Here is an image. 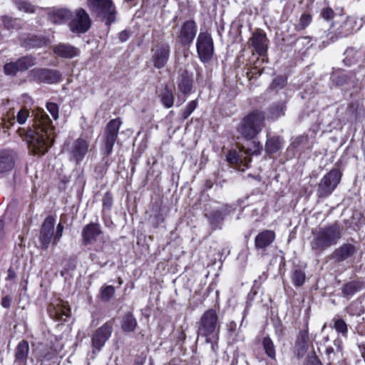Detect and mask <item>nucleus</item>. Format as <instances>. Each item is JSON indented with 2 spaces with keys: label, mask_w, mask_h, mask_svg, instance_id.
I'll use <instances>...</instances> for the list:
<instances>
[{
  "label": "nucleus",
  "mask_w": 365,
  "mask_h": 365,
  "mask_svg": "<svg viewBox=\"0 0 365 365\" xmlns=\"http://www.w3.org/2000/svg\"><path fill=\"white\" fill-rule=\"evenodd\" d=\"M36 118L35 129L29 135V145L34 153L43 155L53 143L55 127L43 110H38Z\"/></svg>",
  "instance_id": "obj_1"
},
{
  "label": "nucleus",
  "mask_w": 365,
  "mask_h": 365,
  "mask_svg": "<svg viewBox=\"0 0 365 365\" xmlns=\"http://www.w3.org/2000/svg\"><path fill=\"white\" fill-rule=\"evenodd\" d=\"M342 227L338 223L320 227L313 232L314 239L311 247L316 252L321 253L325 250L337 244L341 237Z\"/></svg>",
  "instance_id": "obj_2"
},
{
  "label": "nucleus",
  "mask_w": 365,
  "mask_h": 365,
  "mask_svg": "<svg viewBox=\"0 0 365 365\" xmlns=\"http://www.w3.org/2000/svg\"><path fill=\"white\" fill-rule=\"evenodd\" d=\"M217 319L215 310L208 309L202 316L197 329L198 336L205 337L206 342L212 344V349L214 351V342H217L219 339Z\"/></svg>",
  "instance_id": "obj_3"
},
{
  "label": "nucleus",
  "mask_w": 365,
  "mask_h": 365,
  "mask_svg": "<svg viewBox=\"0 0 365 365\" xmlns=\"http://www.w3.org/2000/svg\"><path fill=\"white\" fill-rule=\"evenodd\" d=\"M264 125V115L258 110L246 115L238 128L240 133L247 140L253 139L262 130Z\"/></svg>",
  "instance_id": "obj_4"
},
{
  "label": "nucleus",
  "mask_w": 365,
  "mask_h": 365,
  "mask_svg": "<svg viewBox=\"0 0 365 365\" xmlns=\"http://www.w3.org/2000/svg\"><path fill=\"white\" fill-rule=\"evenodd\" d=\"M55 219L51 216L47 217L41 226L39 240L43 249L46 250L51 243L56 245L62 237L63 226L58 223L54 232Z\"/></svg>",
  "instance_id": "obj_5"
},
{
  "label": "nucleus",
  "mask_w": 365,
  "mask_h": 365,
  "mask_svg": "<svg viewBox=\"0 0 365 365\" xmlns=\"http://www.w3.org/2000/svg\"><path fill=\"white\" fill-rule=\"evenodd\" d=\"M87 3L91 12L106 25L115 21L116 9L111 0H88Z\"/></svg>",
  "instance_id": "obj_6"
},
{
  "label": "nucleus",
  "mask_w": 365,
  "mask_h": 365,
  "mask_svg": "<svg viewBox=\"0 0 365 365\" xmlns=\"http://www.w3.org/2000/svg\"><path fill=\"white\" fill-rule=\"evenodd\" d=\"M0 115L1 123L4 128H9L15 123V119L18 123L24 124L29 115V111L26 108H21L16 115L14 108L9 101L0 105Z\"/></svg>",
  "instance_id": "obj_7"
},
{
  "label": "nucleus",
  "mask_w": 365,
  "mask_h": 365,
  "mask_svg": "<svg viewBox=\"0 0 365 365\" xmlns=\"http://www.w3.org/2000/svg\"><path fill=\"white\" fill-rule=\"evenodd\" d=\"M341 173L338 169H333L320 180L317 187V195L326 197L332 193L341 180Z\"/></svg>",
  "instance_id": "obj_8"
},
{
  "label": "nucleus",
  "mask_w": 365,
  "mask_h": 365,
  "mask_svg": "<svg viewBox=\"0 0 365 365\" xmlns=\"http://www.w3.org/2000/svg\"><path fill=\"white\" fill-rule=\"evenodd\" d=\"M196 47L198 56L202 62H209L214 54V43L211 35L201 32L197 36Z\"/></svg>",
  "instance_id": "obj_9"
},
{
  "label": "nucleus",
  "mask_w": 365,
  "mask_h": 365,
  "mask_svg": "<svg viewBox=\"0 0 365 365\" xmlns=\"http://www.w3.org/2000/svg\"><path fill=\"white\" fill-rule=\"evenodd\" d=\"M122 124L120 118L110 120L106 125L104 135V145L102 149L103 154L109 155L118 138L119 128Z\"/></svg>",
  "instance_id": "obj_10"
},
{
  "label": "nucleus",
  "mask_w": 365,
  "mask_h": 365,
  "mask_svg": "<svg viewBox=\"0 0 365 365\" xmlns=\"http://www.w3.org/2000/svg\"><path fill=\"white\" fill-rule=\"evenodd\" d=\"M91 24V19L86 11L83 9H78L71 19L68 26L73 33L83 34L90 29Z\"/></svg>",
  "instance_id": "obj_11"
},
{
  "label": "nucleus",
  "mask_w": 365,
  "mask_h": 365,
  "mask_svg": "<svg viewBox=\"0 0 365 365\" xmlns=\"http://www.w3.org/2000/svg\"><path fill=\"white\" fill-rule=\"evenodd\" d=\"M89 150H91L90 140L83 137L78 138L73 141L69 150L71 160L79 164Z\"/></svg>",
  "instance_id": "obj_12"
},
{
  "label": "nucleus",
  "mask_w": 365,
  "mask_h": 365,
  "mask_svg": "<svg viewBox=\"0 0 365 365\" xmlns=\"http://www.w3.org/2000/svg\"><path fill=\"white\" fill-rule=\"evenodd\" d=\"M112 331V325L109 323H105L94 332L91 338L93 353L96 351H100L101 350L111 336Z\"/></svg>",
  "instance_id": "obj_13"
},
{
  "label": "nucleus",
  "mask_w": 365,
  "mask_h": 365,
  "mask_svg": "<svg viewBox=\"0 0 365 365\" xmlns=\"http://www.w3.org/2000/svg\"><path fill=\"white\" fill-rule=\"evenodd\" d=\"M29 76L34 81L46 83H55L61 79L58 71L48 68H34L29 72Z\"/></svg>",
  "instance_id": "obj_14"
},
{
  "label": "nucleus",
  "mask_w": 365,
  "mask_h": 365,
  "mask_svg": "<svg viewBox=\"0 0 365 365\" xmlns=\"http://www.w3.org/2000/svg\"><path fill=\"white\" fill-rule=\"evenodd\" d=\"M48 311L51 317L58 321H66L71 314V309L67 303L60 299H55L51 302Z\"/></svg>",
  "instance_id": "obj_15"
},
{
  "label": "nucleus",
  "mask_w": 365,
  "mask_h": 365,
  "mask_svg": "<svg viewBox=\"0 0 365 365\" xmlns=\"http://www.w3.org/2000/svg\"><path fill=\"white\" fill-rule=\"evenodd\" d=\"M152 59L154 66L161 68L166 64L170 56V46L165 43H159L152 48Z\"/></svg>",
  "instance_id": "obj_16"
},
{
  "label": "nucleus",
  "mask_w": 365,
  "mask_h": 365,
  "mask_svg": "<svg viewBox=\"0 0 365 365\" xmlns=\"http://www.w3.org/2000/svg\"><path fill=\"white\" fill-rule=\"evenodd\" d=\"M197 34V26L194 21H185L181 26L178 38L182 45H189Z\"/></svg>",
  "instance_id": "obj_17"
},
{
  "label": "nucleus",
  "mask_w": 365,
  "mask_h": 365,
  "mask_svg": "<svg viewBox=\"0 0 365 365\" xmlns=\"http://www.w3.org/2000/svg\"><path fill=\"white\" fill-rule=\"evenodd\" d=\"M357 252V248L352 244L344 243L336 248L331 254V258L341 262L352 258Z\"/></svg>",
  "instance_id": "obj_18"
},
{
  "label": "nucleus",
  "mask_w": 365,
  "mask_h": 365,
  "mask_svg": "<svg viewBox=\"0 0 365 365\" xmlns=\"http://www.w3.org/2000/svg\"><path fill=\"white\" fill-rule=\"evenodd\" d=\"M360 21H361L359 24H357V20L354 16H349L340 26L336 31V35L338 37L342 38L346 37L351 34L354 30L359 29L363 24L365 23V16L361 17Z\"/></svg>",
  "instance_id": "obj_19"
},
{
  "label": "nucleus",
  "mask_w": 365,
  "mask_h": 365,
  "mask_svg": "<svg viewBox=\"0 0 365 365\" xmlns=\"http://www.w3.org/2000/svg\"><path fill=\"white\" fill-rule=\"evenodd\" d=\"M53 53L59 57L72 58L79 56L80 51L78 48L68 43H58L53 46Z\"/></svg>",
  "instance_id": "obj_20"
},
{
  "label": "nucleus",
  "mask_w": 365,
  "mask_h": 365,
  "mask_svg": "<svg viewBox=\"0 0 365 365\" xmlns=\"http://www.w3.org/2000/svg\"><path fill=\"white\" fill-rule=\"evenodd\" d=\"M178 90L185 96L190 93L192 88V75L187 70L180 72L177 81Z\"/></svg>",
  "instance_id": "obj_21"
},
{
  "label": "nucleus",
  "mask_w": 365,
  "mask_h": 365,
  "mask_svg": "<svg viewBox=\"0 0 365 365\" xmlns=\"http://www.w3.org/2000/svg\"><path fill=\"white\" fill-rule=\"evenodd\" d=\"M101 233L100 226L96 223H91L85 226L82 230V237L84 245L91 244L96 240Z\"/></svg>",
  "instance_id": "obj_22"
},
{
  "label": "nucleus",
  "mask_w": 365,
  "mask_h": 365,
  "mask_svg": "<svg viewBox=\"0 0 365 365\" xmlns=\"http://www.w3.org/2000/svg\"><path fill=\"white\" fill-rule=\"evenodd\" d=\"M72 17V12L67 9H53L48 13L50 21L56 24H63Z\"/></svg>",
  "instance_id": "obj_23"
},
{
  "label": "nucleus",
  "mask_w": 365,
  "mask_h": 365,
  "mask_svg": "<svg viewBox=\"0 0 365 365\" xmlns=\"http://www.w3.org/2000/svg\"><path fill=\"white\" fill-rule=\"evenodd\" d=\"M275 239V233L272 230H264L259 232L255 239L257 249H264L270 245Z\"/></svg>",
  "instance_id": "obj_24"
},
{
  "label": "nucleus",
  "mask_w": 365,
  "mask_h": 365,
  "mask_svg": "<svg viewBox=\"0 0 365 365\" xmlns=\"http://www.w3.org/2000/svg\"><path fill=\"white\" fill-rule=\"evenodd\" d=\"M15 160L14 154L9 150H0V173H6L12 170Z\"/></svg>",
  "instance_id": "obj_25"
},
{
  "label": "nucleus",
  "mask_w": 365,
  "mask_h": 365,
  "mask_svg": "<svg viewBox=\"0 0 365 365\" xmlns=\"http://www.w3.org/2000/svg\"><path fill=\"white\" fill-rule=\"evenodd\" d=\"M252 45L257 53L262 55L267 50V37L266 34L262 32H256L251 38Z\"/></svg>",
  "instance_id": "obj_26"
},
{
  "label": "nucleus",
  "mask_w": 365,
  "mask_h": 365,
  "mask_svg": "<svg viewBox=\"0 0 365 365\" xmlns=\"http://www.w3.org/2000/svg\"><path fill=\"white\" fill-rule=\"evenodd\" d=\"M160 102L166 108H171L174 104V95L171 90L168 86H165L163 90L159 93Z\"/></svg>",
  "instance_id": "obj_27"
},
{
  "label": "nucleus",
  "mask_w": 365,
  "mask_h": 365,
  "mask_svg": "<svg viewBox=\"0 0 365 365\" xmlns=\"http://www.w3.org/2000/svg\"><path fill=\"white\" fill-rule=\"evenodd\" d=\"M282 147V140L278 136L271 137L267 139L265 145V150L269 153H274Z\"/></svg>",
  "instance_id": "obj_28"
},
{
  "label": "nucleus",
  "mask_w": 365,
  "mask_h": 365,
  "mask_svg": "<svg viewBox=\"0 0 365 365\" xmlns=\"http://www.w3.org/2000/svg\"><path fill=\"white\" fill-rule=\"evenodd\" d=\"M29 344L26 341H21L19 343L16 350V359L20 361H26L29 354Z\"/></svg>",
  "instance_id": "obj_29"
},
{
  "label": "nucleus",
  "mask_w": 365,
  "mask_h": 365,
  "mask_svg": "<svg viewBox=\"0 0 365 365\" xmlns=\"http://www.w3.org/2000/svg\"><path fill=\"white\" fill-rule=\"evenodd\" d=\"M137 326L135 318L130 313L125 314L121 322V327L125 331H133Z\"/></svg>",
  "instance_id": "obj_30"
},
{
  "label": "nucleus",
  "mask_w": 365,
  "mask_h": 365,
  "mask_svg": "<svg viewBox=\"0 0 365 365\" xmlns=\"http://www.w3.org/2000/svg\"><path fill=\"white\" fill-rule=\"evenodd\" d=\"M262 150V145L259 142L252 141L250 145H242L241 148V152H243L245 155H259Z\"/></svg>",
  "instance_id": "obj_31"
},
{
  "label": "nucleus",
  "mask_w": 365,
  "mask_h": 365,
  "mask_svg": "<svg viewBox=\"0 0 365 365\" xmlns=\"http://www.w3.org/2000/svg\"><path fill=\"white\" fill-rule=\"evenodd\" d=\"M19 71H24L36 63V58L31 56H24L16 61Z\"/></svg>",
  "instance_id": "obj_32"
},
{
  "label": "nucleus",
  "mask_w": 365,
  "mask_h": 365,
  "mask_svg": "<svg viewBox=\"0 0 365 365\" xmlns=\"http://www.w3.org/2000/svg\"><path fill=\"white\" fill-rule=\"evenodd\" d=\"M360 289L361 285L359 283L356 282H351L344 286L342 292L344 296L350 297L358 292Z\"/></svg>",
  "instance_id": "obj_33"
},
{
  "label": "nucleus",
  "mask_w": 365,
  "mask_h": 365,
  "mask_svg": "<svg viewBox=\"0 0 365 365\" xmlns=\"http://www.w3.org/2000/svg\"><path fill=\"white\" fill-rule=\"evenodd\" d=\"M262 345L266 354L271 359H274L276 351L274 344L269 337H264L262 340Z\"/></svg>",
  "instance_id": "obj_34"
},
{
  "label": "nucleus",
  "mask_w": 365,
  "mask_h": 365,
  "mask_svg": "<svg viewBox=\"0 0 365 365\" xmlns=\"http://www.w3.org/2000/svg\"><path fill=\"white\" fill-rule=\"evenodd\" d=\"M334 328L338 334H341L343 337L346 338L348 334V326L342 319H337L334 320Z\"/></svg>",
  "instance_id": "obj_35"
},
{
  "label": "nucleus",
  "mask_w": 365,
  "mask_h": 365,
  "mask_svg": "<svg viewBox=\"0 0 365 365\" xmlns=\"http://www.w3.org/2000/svg\"><path fill=\"white\" fill-rule=\"evenodd\" d=\"M15 5L19 11L26 13H34L36 9L34 5L26 0H16Z\"/></svg>",
  "instance_id": "obj_36"
},
{
  "label": "nucleus",
  "mask_w": 365,
  "mask_h": 365,
  "mask_svg": "<svg viewBox=\"0 0 365 365\" xmlns=\"http://www.w3.org/2000/svg\"><path fill=\"white\" fill-rule=\"evenodd\" d=\"M305 280V273L300 269H295L292 274V281L295 286H302Z\"/></svg>",
  "instance_id": "obj_37"
},
{
  "label": "nucleus",
  "mask_w": 365,
  "mask_h": 365,
  "mask_svg": "<svg viewBox=\"0 0 365 365\" xmlns=\"http://www.w3.org/2000/svg\"><path fill=\"white\" fill-rule=\"evenodd\" d=\"M209 218L210 223L215 227H217V224L224 220L225 214L220 210L213 211L209 216L206 215Z\"/></svg>",
  "instance_id": "obj_38"
},
{
  "label": "nucleus",
  "mask_w": 365,
  "mask_h": 365,
  "mask_svg": "<svg viewBox=\"0 0 365 365\" xmlns=\"http://www.w3.org/2000/svg\"><path fill=\"white\" fill-rule=\"evenodd\" d=\"M287 78L284 76H277L271 83L269 88L272 90L279 91L282 89L287 84Z\"/></svg>",
  "instance_id": "obj_39"
},
{
  "label": "nucleus",
  "mask_w": 365,
  "mask_h": 365,
  "mask_svg": "<svg viewBox=\"0 0 365 365\" xmlns=\"http://www.w3.org/2000/svg\"><path fill=\"white\" fill-rule=\"evenodd\" d=\"M197 106V101H191L189 102V103L186 106L185 110L182 113V119L185 120L187 119L192 113L195 110V108Z\"/></svg>",
  "instance_id": "obj_40"
},
{
  "label": "nucleus",
  "mask_w": 365,
  "mask_h": 365,
  "mask_svg": "<svg viewBox=\"0 0 365 365\" xmlns=\"http://www.w3.org/2000/svg\"><path fill=\"white\" fill-rule=\"evenodd\" d=\"M115 289L113 286L108 285L105 287L101 289V299L107 302L108 301L114 294Z\"/></svg>",
  "instance_id": "obj_41"
},
{
  "label": "nucleus",
  "mask_w": 365,
  "mask_h": 365,
  "mask_svg": "<svg viewBox=\"0 0 365 365\" xmlns=\"http://www.w3.org/2000/svg\"><path fill=\"white\" fill-rule=\"evenodd\" d=\"M312 21V16L308 14H303L300 19L297 27L299 29L302 30L307 27Z\"/></svg>",
  "instance_id": "obj_42"
},
{
  "label": "nucleus",
  "mask_w": 365,
  "mask_h": 365,
  "mask_svg": "<svg viewBox=\"0 0 365 365\" xmlns=\"http://www.w3.org/2000/svg\"><path fill=\"white\" fill-rule=\"evenodd\" d=\"M17 71H19L16 61L14 63H8L4 66V73L6 75L14 76Z\"/></svg>",
  "instance_id": "obj_43"
},
{
  "label": "nucleus",
  "mask_w": 365,
  "mask_h": 365,
  "mask_svg": "<svg viewBox=\"0 0 365 365\" xmlns=\"http://www.w3.org/2000/svg\"><path fill=\"white\" fill-rule=\"evenodd\" d=\"M347 312L352 315H360L362 313L361 306L358 302H354L347 307Z\"/></svg>",
  "instance_id": "obj_44"
},
{
  "label": "nucleus",
  "mask_w": 365,
  "mask_h": 365,
  "mask_svg": "<svg viewBox=\"0 0 365 365\" xmlns=\"http://www.w3.org/2000/svg\"><path fill=\"white\" fill-rule=\"evenodd\" d=\"M46 108L54 120L58 118V107L56 103H47Z\"/></svg>",
  "instance_id": "obj_45"
},
{
  "label": "nucleus",
  "mask_w": 365,
  "mask_h": 365,
  "mask_svg": "<svg viewBox=\"0 0 365 365\" xmlns=\"http://www.w3.org/2000/svg\"><path fill=\"white\" fill-rule=\"evenodd\" d=\"M242 156H240L236 151H230L227 155V160L232 164L237 163L239 161L242 162Z\"/></svg>",
  "instance_id": "obj_46"
},
{
  "label": "nucleus",
  "mask_w": 365,
  "mask_h": 365,
  "mask_svg": "<svg viewBox=\"0 0 365 365\" xmlns=\"http://www.w3.org/2000/svg\"><path fill=\"white\" fill-rule=\"evenodd\" d=\"M113 205V196L111 193L107 192L103 197V205L104 208L110 209Z\"/></svg>",
  "instance_id": "obj_47"
},
{
  "label": "nucleus",
  "mask_w": 365,
  "mask_h": 365,
  "mask_svg": "<svg viewBox=\"0 0 365 365\" xmlns=\"http://www.w3.org/2000/svg\"><path fill=\"white\" fill-rule=\"evenodd\" d=\"M46 41L44 38H32L29 39V42L28 43L29 46L32 47H41L46 44Z\"/></svg>",
  "instance_id": "obj_48"
},
{
  "label": "nucleus",
  "mask_w": 365,
  "mask_h": 365,
  "mask_svg": "<svg viewBox=\"0 0 365 365\" xmlns=\"http://www.w3.org/2000/svg\"><path fill=\"white\" fill-rule=\"evenodd\" d=\"M283 111V107L282 105H278L275 107H272L270 108V113L272 118H279Z\"/></svg>",
  "instance_id": "obj_49"
},
{
  "label": "nucleus",
  "mask_w": 365,
  "mask_h": 365,
  "mask_svg": "<svg viewBox=\"0 0 365 365\" xmlns=\"http://www.w3.org/2000/svg\"><path fill=\"white\" fill-rule=\"evenodd\" d=\"M42 357L43 361H51L56 357V352L52 348H49L47 352L43 354Z\"/></svg>",
  "instance_id": "obj_50"
},
{
  "label": "nucleus",
  "mask_w": 365,
  "mask_h": 365,
  "mask_svg": "<svg viewBox=\"0 0 365 365\" xmlns=\"http://www.w3.org/2000/svg\"><path fill=\"white\" fill-rule=\"evenodd\" d=\"M322 16L325 20H331L334 16V12L331 8H326L322 11Z\"/></svg>",
  "instance_id": "obj_51"
},
{
  "label": "nucleus",
  "mask_w": 365,
  "mask_h": 365,
  "mask_svg": "<svg viewBox=\"0 0 365 365\" xmlns=\"http://www.w3.org/2000/svg\"><path fill=\"white\" fill-rule=\"evenodd\" d=\"M325 353L328 360L329 361L328 365H330L331 361H334L335 360L336 353L334 352V349L331 346H328L326 349Z\"/></svg>",
  "instance_id": "obj_52"
},
{
  "label": "nucleus",
  "mask_w": 365,
  "mask_h": 365,
  "mask_svg": "<svg viewBox=\"0 0 365 365\" xmlns=\"http://www.w3.org/2000/svg\"><path fill=\"white\" fill-rule=\"evenodd\" d=\"M11 299L9 296H5L2 298L1 305L4 308H9L11 305Z\"/></svg>",
  "instance_id": "obj_53"
},
{
  "label": "nucleus",
  "mask_w": 365,
  "mask_h": 365,
  "mask_svg": "<svg viewBox=\"0 0 365 365\" xmlns=\"http://www.w3.org/2000/svg\"><path fill=\"white\" fill-rule=\"evenodd\" d=\"M334 344L336 346V351L337 352H340L341 353L342 350H343V345H342V341H341V339H336L334 341Z\"/></svg>",
  "instance_id": "obj_54"
},
{
  "label": "nucleus",
  "mask_w": 365,
  "mask_h": 365,
  "mask_svg": "<svg viewBox=\"0 0 365 365\" xmlns=\"http://www.w3.org/2000/svg\"><path fill=\"white\" fill-rule=\"evenodd\" d=\"M145 356H140L135 360L134 365H143L145 361Z\"/></svg>",
  "instance_id": "obj_55"
},
{
  "label": "nucleus",
  "mask_w": 365,
  "mask_h": 365,
  "mask_svg": "<svg viewBox=\"0 0 365 365\" xmlns=\"http://www.w3.org/2000/svg\"><path fill=\"white\" fill-rule=\"evenodd\" d=\"M128 38V35L126 31H122L119 34V39L120 40V41H125Z\"/></svg>",
  "instance_id": "obj_56"
},
{
  "label": "nucleus",
  "mask_w": 365,
  "mask_h": 365,
  "mask_svg": "<svg viewBox=\"0 0 365 365\" xmlns=\"http://www.w3.org/2000/svg\"><path fill=\"white\" fill-rule=\"evenodd\" d=\"M186 101L185 98H181L180 95H178L177 106H180Z\"/></svg>",
  "instance_id": "obj_57"
},
{
  "label": "nucleus",
  "mask_w": 365,
  "mask_h": 365,
  "mask_svg": "<svg viewBox=\"0 0 365 365\" xmlns=\"http://www.w3.org/2000/svg\"><path fill=\"white\" fill-rule=\"evenodd\" d=\"M236 323L235 322H231L229 324H228V327H229V330L230 331H235V329H236Z\"/></svg>",
  "instance_id": "obj_58"
},
{
  "label": "nucleus",
  "mask_w": 365,
  "mask_h": 365,
  "mask_svg": "<svg viewBox=\"0 0 365 365\" xmlns=\"http://www.w3.org/2000/svg\"><path fill=\"white\" fill-rule=\"evenodd\" d=\"M310 365H322V363L320 361H319L317 359L314 358L309 361Z\"/></svg>",
  "instance_id": "obj_59"
},
{
  "label": "nucleus",
  "mask_w": 365,
  "mask_h": 365,
  "mask_svg": "<svg viewBox=\"0 0 365 365\" xmlns=\"http://www.w3.org/2000/svg\"><path fill=\"white\" fill-rule=\"evenodd\" d=\"M14 275H15L14 272L12 270L9 269V274H8V277L9 278H13V277H14Z\"/></svg>",
  "instance_id": "obj_60"
},
{
  "label": "nucleus",
  "mask_w": 365,
  "mask_h": 365,
  "mask_svg": "<svg viewBox=\"0 0 365 365\" xmlns=\"http://www.w3.org/2000/svg\"><path fill=\"white\" fill-rule=\"evenodd\" d=\"M244 160H245V165L246 167L247 168L248 167V163L251 162V159H247L246 157L244 158Z\"/></svg>",
  "instance_id": "obj_61"
},
{
  "label": "nucleus",
  "mask_w": 365,
  "mask_h": 365,
  "mask_svg": "<svg viewBox=\"0 0 365 365\" xmlns=\"http://www.w3.org/2000/svg\"><path fill=\"white\" fill-rule=\"evenodd\" d=\"M2 227H3V222L1 220H0V230L2 229Z\"/></svg>",
  "instance_id": "obj_62"
},
{
  "label": "nucleus",
  "mask_w": 365,
  "mask_h": 365,
  "mask_svg": "<svg viewBox=\"0 0 365 365\" xmlns=\"http://www.w3.org/2000/svg\"><path fill=\"white\" fill-rule=\"evenodd\" d=\"M349 53H350L349 51H347V52H346V58H348V56H349Z\"/></svg>",
  "instance_id": "obj_63"
}]
</instances>
